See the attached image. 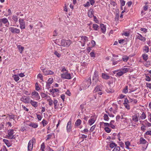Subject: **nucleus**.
<instances>
[{
  "instance_id": "nucleus-1",
  "label": "nucleus",
  "mask_w": 151,
  "mask_h": 151,
  "mask_svg": "<svg viewBox=\"0 0 151 151\" xmlns=\"http://www.w3.org/2000/svg\"><path fill=\"white\" fill-rule=\"evenodd\" d=\"M8 135L7 136L8 139H15V135H13L14 133V132L13 129H9L8 131Z\"/></svg>"
},
{
  "instance_id": "nucleus-2",
  "label": "nucleus",
  "mask_w": 151,
  "mask_h": 151,
  "mask_svg": "<svg viewBox=\"0 0 151 151\" xmlns=\"http://www.w3.org/2000/svg\"><path fill=\"white\" fill-rule=\"evenodd\" d=\"M3 23L4 24H6V23H7V24H6L5 25V26L7 27H8L9 25V23L8 20L6 18H0V27L2 26Z\"/></svg>"
},
{
  "instance_id": "nucleus-3",
  "label": "nucleus",
  "mask_w": 151,
  "mask_h": 151,
  "mask_svg": "<svg viewBox=\"0 0 151 151\" xmlns=\"http://www.w3.org/2000/svg\"><path fill=\"white\" fill-rule=\"evenodd\" d=\"M41 69L42 71L43 74L45 75H52L54 73V72L51 70H48L46 68H44L43 67L41 68Z\"/></svg>"
},
{
  "instance_id": "nucleus-4",
  "label": "nucleus",
  "mask_w": 151,
  "mask_h": 151,
  "mask_svg": "<svg viewBox=\"0 0 151 151\" xmlns=\"http://www.w3.org/2000/svg\"><path fill=\"white\" fill-rule=\"evenodd\" d=\"M71 41L70 40H61V45L63 46L68 47L70 44Z\"/></svg>"
},
{
  "instance_id": "nucleus-5",
  "label": "nucleus",
  "mask_w": 151,
  "mask_h": 151,
  "mask_svg": "<svg viewBox=\"0 0 151 151\" xmlns=\"http://www.w3.org/2000/svg\"><path fill=\"white\" fill-rule=\"evenodd\" d=\"M61 77L64 79H70L71 78V77L70 73H68V71L63 73L61 74Z\"/></svg>"
},
{
  "instance_id": "nucleus-6",
  "label": "nucleus",
  "mask_w": 151,
  "mask_h": 151,
  "mask_svg": "<svg viewBox=\"0 0 151 151\" xmlns=\"http://www.w3.org/2000/svg\"><path fill=\"white\" fill-rule=\"evenodd\" d=\"M33 139L35 140V139L33 138L32 139L29 140L28 143L27 147L28 151H31L32 149L34 142Z\"/></svg>"
},
{
  "instance_id": "nucleus-7",
  "label": "nucleus",
  "mask_w": 151,
  "mask_h": 151,
  "mask_svg": "<svg viewBox=\"0 0 151 151\" xmlns=\"http://www.w3.org/2000/svg\"><path fill=\"white\" fill-rule=\"evenodd\" d=\"M9 30L13 34H19L20 32L19 29L14 27H10Z\"/></svg>"
},
{
  "instance_id": "nucleus-8",
  "label": "nucleus",
  "mask_w": 151,
  "mask_h": 151,
  "mask_svg": "<svg viewBox=\"0 0 151 151\" xmlns=\"http://www.w3.org/2000/svg\"><path fill=\"white\" fill-rule=\"evenodd\" d=\"M19 22L20 24V28L21 29L25 28V22L23 19L20 18L19 19Z\"/></svg>"
},
{
  "instance_id": "nucleus-9",
  "label": "nucleus",
  "mask_w": 151,
  "mask_h": 151,
  "mask_svg": "<svg viewBox=\"0 0 151 151\" xmlns=\"http://www.w3.org/2000/svg\"><path fill=\"white\" fill-rule=\"evenodd\" d=\"M20 101L25 103H29L30 101V99L29 97L26 96H24L22 97L20 99Z\"/></svg>"
},
{
  "instance_id": "nucleus-10",
  "label": "nucleus",
  "mask_w": 151,
  "mask_h": 151,
  "mask_svg": "<svg viewBox=\"0 0 151 151\" xmlns=\"http://www.w3.org/2000/svg\"><path fill=\"white\" fill-rule=\"evenodd\" d=\"M71 121L70 120L68 122L67 126V131L68 132H69L71 130Z\"/></svg>"
},
{
  "instance_id": "nucleus-11",
  "label": "nucleus",
  "mask_w": 151,
  "mask_h": 151,
  "mask_svg": "<svg viewBox=\"0 0 151 151\" xmlns=\"http://www.w3.org/2000/svg\"><path fill=\"white\" fill-rule=\"evenodd\" d=\"M100 27L101 28L102 32L104 33L106 30V26L104 25V24H100Z\"/></svg>"
},
{
  "instance_id": "nucleus-12",
  "label": "nucleus",
  "mask_w": 151,
  "mask_h": 151,
  "mask_svg": "<svg viewBox=\"0 0 151 151\" xmlns=\"http://www.w3.org/2000/svg\"><path fill=\"white\" fill-rule=\"evenodd\" d=\"M32 96H35V97L38 99H40V96L38 92L34 91H33L32 93Z\"/></svg>"
},
{
  "instance_id": "nucleus-13",
  "label": "nucleus",
  "mask_w": 151,
  "mask_h": 151,
  "mask_svg": "<svg viewBox=\"0 0 151 151\" xmlns=\"http://www.w3.org/2000/svg\"><path fill=\"white\" fill-rule=\"evenodd\" d=\"M29 103L35 108L38 106V103L37 102L31 100L30 101Z\"/></svg>"
},
{
  "instance_id": "nucleus-14",
  "label": "nucleus",
  "mask_w": 151,
  "mask_h": 151,
  "mask_svg": "<svg viewBox=\"0 0 151 151\" xmlns=\"http://www.w3.org/2000/svg\"><path fill=\"white\" fill-rule=\"evenodd\" d=\"M137 34L138 35H137V38L138 39L141 40L142 41H145V38L143 37L141 35L139 34L138 33H137Z\"/></svg>"
},
{
  "instance_id": "nucleus-15",
  "label": "nucleus",
  "mask_w": 151,
  "mask_h": 151,
  "mask_svg": "<svg viewBox=\"0 0 151 151\" xmlns=\"http://www.w3.org/2000/svg\"><path fill=\"white\" fill-rule=\"evenodd\" d=\"M29 126L34 128H36L38 127V124L37 123H34L33 122H31L29 124Z\"/></svg>"
},
{
  "instance_id": "nucleus-16",
  "label": "nucleus",
  "mask_w": 151,
  "mask_h": 151,
  "mask_svg": "<svg viewBox=\"0 0 151 151\" xmlns=\"http://www.w3.org/2000/svg\"><path fill=\"white\" fill-rule=\"evenodd\" d=\"M93 30L95 31H98L99 29V26L98 24H93Z\"/></svg>"
},
{
  "instance_id": "nucleus-17",
  "label": "nucleus",
  "mask_w": 151,
  "mask_h": 151,
  "mask_svg": "<svg viewBox=\"0 0 151 151\" xmlns=\"http://www.w3.org/2000/svg\"><path fill=\"white\" fill-rule=\"evenodd\" d=\"M139 142L140 144H145L147 142L146 140L143 137L140 138Z\"/></svg>"
},
{
  "instance_id": "nucleus-18",
  "label": "nucleus",
  "mask_w": 151,
  "mask_h": 151,
  "mask_svg": "<svg viewBox=\"0 0 151 151\" xmlns=\"http://www.w3.org/2000/svg\"><path fill=\"white\" fill-rule=\"evenodd\" d=\"M12 18L13 20V22H14L15 23H16L18 22V18L17 16L14 15L12 16Z\"/></svg>"
},
{
  "instance_id": "nucleus-19",
  "label": "nucleus",
  "mask_w": 151,
  "mask_h": 151,
  "mask_svg": "<svg viewBox=\"0 0 151 151\" xmlns=\"http://www.w3.org/2000/svg\"><path fill=\"white\" fill-rule=\"evenodd\" d=\"M41 96L42 98H45V99H47V100L49 101L48 98H50V96H47L46 94H45L44 93H41Z\"/></svg>"
},
{
  "instance_id": "nucleus-20",
  "label": "nucleus",
  "mask_w": 151,
  "mask_h": 151,
  "mask_svg": "<svg viewBox=\"0 0 151 151\" xmlns=\"http://www.w3.org/2000/svg\"><path fill=\"white\" fill-rule=\"evenodd\" d=\"M99 81V78H93L92 79V86H95L97 82Z\"/></svg>"
},
{
  "instance_id": "nucleus-21",
  "label": "nucleus",
  "mask_w": 151,
  "mask_h": 151,
  "mask_svg": "<svg viewBox=\"0 0 151 151\" xmlns=\"http://www.w3.org/2000/svg\"><path fill=\"white\" fill-rule=\"evenodd\" d=\"M3 141L6 145L8 147H9L11 146V144L9 142L8 140L4 139L3 140Z\"/></svg>"
},
{
  "instance_id": "nucleus-22",
  "label": "nucleus",
  "mask_w": 151,
  "mask_h": 151,
  "mask_svg": "<svg viewBox=\"0 0 151 151\" xmlns=\"http://www.w3.org/2000/svg\"><path fill=\"white\" fill-rule=\"evenodd\" d=\"M93 78L96 79L99 78V73L97 71H95Z\"/></svg>"
},
{
  "instance_id": "nucleus-23",
  "label": "nucleus",
  "mask_w": 151,
  "mask_h": 151,
  "mask_svg": "<svg viewBox=\"0 0 151 151\" xmlns=\"http://www.w3.org/2000/svg\"><path fill=\"white\" fill-rule=\"evenodd\" d=\"M88 16L89 17L91 18L93 16V10L90 9L88 12Z\"/></svg>"
},
{
  "instance_id": "nucleus-24",
  "label": "nucleus",
  "mask_w": 151,
  "mask_h": 151,
  "mask_svg": "<svg viewBox=\"0 0 151 151\" xmlns=\"http://www.w3.org/2000/svg\"><path fill=\"white\" fill-rule=\"evenodd\" d=\"M99 91H101V88L99 86H97L93 91L94 93H96Z\"/></svg>"
},
{
  "instance_id": "nucleus-25",
  "label": "nucleus",
  "mask_w": 151,
  "mask_h": 151,
  "mask_svg": "<svg viewBox=\"0 0 151 151\" xmlns=\"http://www.w3.org/2000/svg\"><path fill=\"white\" fill-rule=\"evenodd\" d=\"M95 120L94 118H92L88 120V124L91 126L95 122Z\"/></svg>"
},
{
  "instance_id": "nucleus-26",
  "label": "nucleus",
  "mask_w": 151,
  "mask_h": 151,
  "mask_svg": "<svg viewBox=\"0 0 151 151\" xmlns=\"http://www.w3.org/2000/svg\"><path fill=\"white\" fill-rule=\"evenodd\" d=\"M84 82L85 84H87L88 87L91 83V79L90 78H89L87 81H85Z\"/></svg>"
},
{
  "instance_id": "nucleus-27",
  "label": "nucleus",
  "mask_w": 151,
  "mask_h": 151,
  "mask_svg": "<svg viewBox=\"0 0 151 151\" xmlns=\"http://www.w3.org/2000/svg\"><path fill=\"white\" fill-rule=\"evenodd\" d=\"M102 77L105 79H108L110 78V76L104 73H102Z\"/></svg>"
},
{
  "instance_id": "nucleus-28",
  "label": "nucleus",
  "mask_w": 151,
  "mask_h": 151,
  "mask_svg": "<svg viewBox=\"0 0 151 151\" xmlns=\"http://www.w3.org/2000/svg\"><path fill=\"white\" fill-rule=\"evenodd\" d=\"M132 120L134 122H138V119L137 116L136 115H133L132 116Z\"/></svg>"
},
{
  "instance_id": "nucleus-29",
  "label": "nucleus",
  "mask_w": 151,
  "mask_h": 151,
  "mask_svg": "<svg viewBox=\"0 0 151 151\" xmlns=\"http://www.w3.org/2000/svg\"><path fill=\"white\" fill-rule=\"evenodd\" d=\"M81 122V121L80 119H78L76 122L75 124L76 126H78L80 125Z\"/></svg>"
},
{
  "instance_id": "nucleus-30",
  "label": "nucleus",
  "mask_w": 151,
  "mask_h": 151,
  "mask_svg": "<svg viewBox=\"0 0 151 151\" xmlns=\"http://www.w3.org/2000/svg\"><path fill=\"white\" fill-rule=\"evenodd\" d=\"M13 78L14 80L16 81L17 82L19 80V77L16 75H14L13 76Z\"/></svg>"
},
{
  "instance_id": "nucleus-31",
  "label": "nucleus",
  "mask_w": 151,
  "mask_h": 151,
  "mask_svg": "<svg viewBox=\"0 0 151 151\" xmlns=\"http://www.w3.org/2000/svg\"><path fill=\"white\" fill-rule=\"evenodd\" d=\"M146 117V116L145 114V113L143 112L141 115L140 116V118L142 120L145 119Z\"/></svg>"
},
{
  "instance_id": "nucleus-32",
  "label": "nucleus",
  "mask_w": 151,
  "mask_h": 151,
  "mask_svg": "<svg viewBox=\"0 0 151 151\" xmlns=\"http://www.w3.org/2000/svg\"><path fill=\"white\" fill-rule=\"evenodd\" d=\"M100 125H102L104 124V126L105 127H108L110 126V123H105L104 122H101L100 123Z\"/></svg>"
},
{
  "instance_id": "nucleus-33",
  "label": "nucleus",
  "mask_w": 151,
  "mask_h": 151,
  "mask_svg": "<svg viewBox=\"0 0 151 151\" xmlns=\"http://www.w3.org/2000/svg\"><path fill=\"white\" fill-rule=\"evenodd\" d=\"M82 41L85 43L88 40V38L87 37L85 36H82L81 37Z\"/></svg>"
},
{
  "instance_id": "nucleus-34",
  "label": "nucleus",
  "mask_w": 151,
  "mask_h": 151,
  "mask_svg": "<svg viewBox=\"0 0 151 151\" xmlns=\"http://www.w3.org/2000/svg\"><path fill=\"white\" fill-rule=\"evenodd\" d=\"M17 47L20 52V53H22V52L24 49V47L20 45H19Z\"/></svg>"
},
{
  "instance_id": "nucleus-35",
  "label": "nucleus",
  "mask_w": 151,
  "mask_h": 151,
  "mask_svg": "<svg viewBox=\"0 0 151 151\" xmlns=\"http://www.w3.org/2000/svg\"><path fill=\"white\" fill-rule=\"evenodd\" d=\"M142 57L144 60L145 61H147L148 59V56L147 54H143L142 55Z\"/></svg>"
},
{
  "instance_id": "nucleus-36",
  "label": "nucleus",
  "mask_w": 151,
  "mask_h": 151,
  "mask_svg": "<svg viewBox=\"0 0 151 151\" xmlns=\"http://www.w3.org/2000/svg\"><path fill=\"white\" fill-rule=\"evenodd\" d=\"M58 102V101L56 99L54 100L53 103L54 105V107L55 109H57L58 108V106H57Z\"/></svg>"
},
{
  "instance_id": "nucleus-37",
  "label": "nucleus",
  "mask_w": 151,
  "mask_h": 151,
  "mask_svg": "<svg viewBox=\"0 0 151 151\" xmlns=\"http://www.w3.org/2000/svg\"><path fill=\"white\" fill-rule=\"evenodd\" d=\"M149 47L148 46L146 45L144 47L143 50L145 52L147 53L149 51Z\"/></svg>"
},
{
  "instance_id": "nucleus-38",
  "label": "nucleus",
  "mask_w": 151,
  "mask_h": 151,
  "mask_svg": "<svg viewBox=\"0 0 151 151\" xmlns=\"http://www.w3.org/2000/svg\"><path fill=\"white\" fill-rule=\"evenodd\" d=\"M129 57L126 55L124 56L122 58V60L124 62H127L129 59Z\"/></svg>"
},
{
  "instance_id": "nucleus-39",
  "label": "nucleus",
  "mask_w": 151,
  "mask_h": 151,
  "mask_svg": "<svg viewBox=\"0 0 151 151\" xmlns=\"http://www.w3.org/2000/svg\"><path fill=\"white\" fill-rule=\"evenodd\" d=\"M128 87L127 86H126L124 88L122 92L126 93L128 92Z\"/></svg>"
},
{
  "instance_id": "nucleus-40",
  "label": "nucleus",
  "mask_w": 151,
  "mask_h": 151,
  "mask_svg": "<svg viewBox=\"0 0 151 151\" xmlns=\"http://www.w3.org/2000/svg\"><path fill=\"white\" fill-rule=\"evenodd\" d=\"M104 129L105 132L108 133H110L111 131V129L108 127H105Z\"/></svg>"
},
{
  "instance_id": "nucleus-41",
  "label": "nucleus",
  "mask_w": 151,
  "mask_h": 151,
  "mask_svg": "<svg viewBox=\"0 0 151 151\" xmlns=\"http://www.w3.org/2000/svg\"><path fill=\"white\" fill-rule=\"evenodd\" d=\"M123 104L125 106V107L128 110H129L130 109V106L129 104L126 103H123Z\"/></svg>"
},
{
  "instance_id": "nucleus-42",
  "label": "nucleus",
  "mask_w": 151,
  "mask_h": 151,
  "mask_svg": "<svg viewBox=\"0 0 151 151\" xmlns=\"http://www.w3.org/2000/svg\"><path fill=\"white\" fill-rule=\"evenodd\" d=\"M116 145H117L115 143L112 142L110 143L109 146L111 148H112L115 147H116Z\"/></svg>"
},
{
  "instance_id": "nucleus-43",
  "label": "nucleus",
  "mask_w": 151,
  "mask_h": 151,
  "mask_svg": "<svg viewBox=\"0 0 151 151\" xmlns=\"http://www.w3.org/2000/svg\"><path fill=\"white\" fill-rule=\"evenodd\" d=\"M9 116V119H13L14 120H15V115L14 114H8Z\"/></svg>"
},
{
  "instance_id": "nucleus-44",
  "label": "nucleus",
  "mask_w": 151,
  "mask_h": 151,
  "mask_svg": "<svg viewBox=\"0 0 151 151\" xmlns=\"http://www.w3.org/2000/svg\"><path fill=\"white\" fill-rule=\"evenodd\" d=\"M104 119L106 121H108L109 120V118L108 116L106 114H105L104 116Z\"/></svg>"
},
{
  "instance_id": "nucleus-45",
  "label": "nucleus",
  "mask_w": 151,
  "mask_h": 151,
  "mask_svg": "<svg viewBox=\"0 0 151 151\" xmlns=\"http://www.w3.org/2000/svg\"><path fill=\"white\" fill-rule=\"evenodd\" d=\"M42 123V124L43 126H45L47 124V121L44 119H43Z\"/></svg>"
},
{
  "instance_id": "nucleus-46",
  "label": "nucleus",
  "mask_w": 151,
  "mask_h": 151,
  "mask_svg": "<svg viewBox=\"0 0 151 151\" xmlns=\"http://www.w3.org/2000/svg\"><path fill=\"white\" fill-rule=\"evenodd\" d=\"M120 149L119 147L116 146L113 150V151H119Z\"/></svg>"
},
{
  "instance_id": "nucleus-47",
  "label": "nucleus",
  "mask_w": 151,
  "mask_h": 151,
  "mask_svg": "<svg viewBox=\"0 0 151 151\" xmlns=\"http://www.w3.org/2000/svg\"><path fill=\"white\" fill-rule=\"evenodd\" d=\"M146 80L147 81H150L151 80V76H146Z\"/></svg>"
},
{
  "instance_id": "nucleus-48",
  "label": "nucleus",
  "mask_w": 151,
  "mask_h": 151,
  "mask_svg": "<svg viewBox=\"0 0 151 151\" xmlns=\"http://www.w3.org/2000/svg\"><path fill=\"white\" fill-rule=\"evenodd\" d=\"M45 148V145L44 143H43L41 146V150L42 151H44V149Z\"/></svg>"
},
{
  "instance_id": "nucleus-49",
  "label": "nucleus",
  "mask_w": 151,
  "mask_h": 151,
  "mask_svg": "<svg viewBox=\"0 0 151 151\" xmlns=\"http://www.w3.org/2000/svg\"><path fill=\"white\" fill-rule=\"evenodd\" d=\"M121 6H123L125 5V2L124 0H120Z\"/></svg>"
},
{
  "instance_id": "nucleus-50",
  "label": "nucleus",
  "mask_w": 151,
  "mask_h": 151,
  "mask_svg": "<svg viewBox=\"0 0 151 151\" xmlns=\"http://www.w3.org/2000/svg\"><path fill=\"white\" fill-rule=\"evenodd\" d=\"M124 74V73L122 71H120L119 72H118L116 74L117 75L119 76H122Z\"/></svg>"
},
{
  "instance_id": "nucleus-51",
  "label": "nucleus",
  "mask_w": 151,
  "mask_h": 151,
  "mask_svg": "<svg viewBox=\"0 0 151 151\" xmlns=\"http://www.w3.org/2000/svg\"><path fill=\"white\" fill-rule=\"evenodd\" d=\"M142 126L141 127V129L144 132L146 130V127L143 124H142Z\"/></svg>"
},
{
  "instance_id": "nucleus-52",
  "label": "nucleus",
  "mask_w": 151,
  "mask_h": 151,
  "mask_svg": "<svg viewBox=\"0 0 151 151\" xmlns=\"http://www.w3.org/2000/svg\"><path fill=\"white\" fill-rule=\"evenodd\" d=\"M54 54L58 58H59L61 56V54L58 53L56 51L55 52Z\"/></svg>"
},
{
  "instance_id": "nucleus-53",
  "label": "nucleus",
  "mask_w": 151,
  "mask_h": 151,
  "mask_svg": "<svg viewBox=\"0 0 151 151\" xmlns=\"http://www.w3.org/2000/svg\"><path fill=\"white\" fill-rule=\"evenodd\" d=\"M87 137V136L86 135H85L84 134H82V136L80 137L81 138H82L83 140L81 141V142H82L84 141V138H86Z\"/></svg>"
},
{
  "instance_id": "nucleus-54",
  "label": "nucleus",
  "mask_w": 151,
  "mask_h": 151,
  "mask_svg": "<svg viewBox=\"0 0 151 151\" xmlns=\"http://www.w3.org/2000/svg\"><path fill=\"white\" fill-rule=\"evenodd\" d=\"M122 70L124 73L128 71V69L127 68H124L122 69Z\"/></svg>"
},
{
  "instance_id": "nucleus-55",
  "label": "nucleus",
  "mask_w": 151,
  "mask_h": 151,
  "mask_svg": "<svg viewBox=\"0 0 151 151\" xmlns=\"http://www.w3.org/2000/svg\"><path fill=\"white\" fill-rule=\"evenodd\" d=\"M53 82V79L51 78H50L48 80L47 83L50 84H51Z\"/></svg>"
},
{
  "instance_id": "nucleus-56",
  "label": "nucleus",
  "mask_w": 151,
  "mask_h": 151,
  "mask_svg": "<svg viewBox=\"0 0 151 151\" xmlns=\"http://www.w3.org/2000/svg\"><path fill=\"white\" fill-rule=\"evenodd\" d=\"M125 144L126 146V148H128L129 146L130 145V142L129 141H127L125 142Z\"/></svg>"
},
{
  "instance_id": "nucleus-57",
  "label": "nucleus",
  "mask_w": 151,
  "mask_h": 151,
  "mask_svg": "<svg viewBox=\"0 0 151 151\" xmlns=\"http://www.w3.org/2000/svg\"><path fill=\"white\" fill-rule=\"evenodd\" d=\"M145 134L146 135H149L151 136V130H149V131H147Z\"/></svg>"
},
{
  "instance_id": "nucleus-58",
  "label": "nucleus",
  "mask_w": 151,
  "mask_h": 151,
  "mask_svg": "<svg viewBox=\"0 0 151 151\" xmlns=\"http://www.w3.org/2000/svg\"><path fill=\"white\" fill-rule=\"evenodd\" d=\"M52 136V135L51 134H49L47 135V138L46 139V140L47 141V140H48L49 139H50L51 138Z\"/></svg>"
},
{
  "instance_id": "nucleus-59",
  "label": "nucleus",
  "mask_w": 151,
  "mask_h": 151,
  "mask_svg": "<svg viewBox=\"0 0 151 151\" xmlns=\"http://www.w3.org/2000/svg\"><path fill=\"white\" fill-rule=\"evenodd\" d=\"M37 78H40L41 80H43V76L41 74H38L37 75Z\"/></svg>"
},
{
  "instance_id": "nucleus-60",
  "label": "nucleus",
  "mask_w": 151,
  "mask_h": 151,
  "mask_svg": "<svg viewBox=\"0 0 151 151\" xmlns=\"http://www.w3.org/2000/svg\"><path fill=\"white\" fill-rule=\"evenodd\" d=\"M140 30L145 33H146L147 31V29L145 28H141Z\"/></svg>"
},
{
  "instance_id": "nucleus-61",
  "label": "nucleus",
  "mask_w": 151,
  "mask_h": 151,
  "mask_svg": "<svg viewBox=\"0 0 151 151\" xmlns=\"http://www.w3.org/2000/svg\"><path fill=\"white\" fill-rule=\"evenodd\" d=\"M49 98L50 99H49V105L50 106H51L53 104V101L50 98Z\"/></svg>"
},
{
  "instance_id": "nucleus-62",
  "label": "nucleus",
  "mask_w": 151,
  "mask_h": 151,
  "mask_svg": "<svg viewBox=\"0 0 151 151\" xmlns=\"http://www.w3.org/2000/svg\"><path fill=\"white\" fill-rule=\"evenodd\" d=\"M81 132L82 133H85L88 132V130L87 129H85L83 131H81Z\"/></svg>"
},
{
  "instance_id": "nucleus-63",
  "label": "nucleus",
  "mask_w": 151,
  "mask_h": 151,
  "mask_svg": "<svg viewBox=\"0 0 151 151\" xmlns=\"http://www.w3.org/2000/svg\"><path fill=\"white\" fill-rule=\"evenodd\" d=\"M37 117L39 120L40 121L41 120L42 117L39 114L37 115Z\"/></svg>"
},
{
  "instance_id": "nucleus-64",
  "label": "nucleus",
  "mask_w": 151,
  "mask_h": 151,
  "mask_svg": "<svg viewBox=\"0 0 151 151\" xmlns=\"http://www.w3.org/2000/svg\"><path fill=\"white\" fill-rule=\"evenodd\" d=\"M6 149L5 146H3L2 149L0 151H7Z\"/></svg>"
}]
</instances>
